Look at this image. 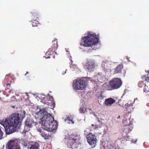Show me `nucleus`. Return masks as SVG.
<instances>
[{"mask_svg":"<svg viewBox=\"0 0 149 149\" xmlns=\"http://www.w3.org/2000/svg\"><path fill=\"white\" fill-rule=\"evenodd\" d=\"M25 116V111L18 113H13L6 119L0 120V124L3 125L6 134H10L16 130V128L21 124V121Z\"/></svg>","mask_w":149,"mask_h":149,"instance_id":"obj_1","label":"nucleus"},{"mask_svg":"<svg viewBox=\"0 0 149 149\" xmlns=\"http://www.w3.org/2000/svg\"><path fill=\"white\" fill-rule=\"evenodd\" d=\"M46 108L40 109L36 114L43 116L40 119L42 127L48 132H52L57 129L58 127L56 121L54 120V118L50 113L47 111Z\"/></svg>","mask_w":149,"mask_h":149,"instance_id":"obj_2","label":"nucleus"},{"mask_svg":"<svg viewBox=\"0 0 149 149\" xmlns=\"http://www.w3.org/2000/svg\"><path fill=\"white\" fill-rule=\"evenodd\" d=\"M87 35V36L84 37L82 39V42L80 43L81 45L84 47H91L98 43L99 38L95 33L89 31Z\"/></svg>","mask_w":149,"mask_h":149,"instance_id":"obj_3","label":"nucleus"},{"mask_svg":"<svg viewBox=\"0 0 149 149\" xmlns=\"http://www.w3.org/2000/svg\"><path fill=\"white\" fill-rule=\"evenodd\" d=\"M122 83L123 82L120 78H113L109 81V84L107 85L105 88L108 91L117 89L121 87Z\"/></svg>","mask_w":149,"mask_h":149,"instance_id":"obj_4","label":"nucleus"},{"mask_svg":"<svg viewBox=\"0 0 149 149\" xmlns=\"http://www.w3.org/2000/svg\"><path fill=\"white\" fill-rule=\"evenodd\" d=\"M87 85V81L83 79L75 80L73 84V88L75 91L84 90L86 87Z\"/></svg>","mask_w":149,"mask_h":149,"instance_id":"obj_5","label":"nucleus"},{"mask_svg":"<svg viewBox=\"0 0 149 149\" xmlns=\"http://www.w3.org/2000/svg\"><path fill=\"white\" fill-rule=\"evenodd\" d=\"M82 65L84 69L90 72L93 71L96 66L95 61L92 59H87L83 62Z\"/></svg>","mask_w":149,"mask_h":149,"instance_id":"obj_6","label":"nucleus"},{"mask_svg":"<svg viewBox=\"0 0 149 149\" xmlns=\"http://www.w3.org/2000/svg\"><path fill=\"white\" fill-rule=\"evenodd\" d=\"M20 140L17 139L10 140L7 143L6 149H21Z\"/></svg>","mask_w":149,"mask_h":149,"instance_id":"obj_7","label":"nucleus"},{"mask_svg":"<svg viewBox=\"0 0 149 149\" xmlns=\"http://www.w3.org/2000/svg\"><path fill=\"white\" fill-rule=\"evenodd\" d=\"M80 137L77 135H72L70 137V140L72 143V145L76 148H78L81 145Z\"/></svg>","mask_w":149,"mask_h":149,"instance_id":"obj_8","label":"nucleus"},{"mask_svg":"<svg viewBox=\"0 0 149 149\" xmlns=\"http://www.w3.org/2000/svg\"><path fill=\"white\" fill-rule=\"evenodd\" d=\"M37 123L34 122L32 119L27 118L25 122V126L24 130L26 132H27L30 130V127H31L33 125H36Z\"/></svg>","mask_w":149,"mask_h":149,"instance_id":"obj_9","label":"nucleus"},{"mask_svg":"<svg viewBox=\"0 0 149 149\" xmlns=\"http://www.w3.org/2000/svg\"><path fill=\"white\" fill-rule=\"evenodd\" d=\"M56 39H55L52 41V45L51 48H50L48 51L46 53V55H51L54 53V51H55L57 48L58 45Z\"/></svg>","mask_w":149,"mask_h":149,"instance_id":"obj_10","label":"nucleus"},{"mask_svg":"<svg viewBox=\"0 0 149 149\" xmlns=\"http://www.w3.org/2000/svg\"><path fill=\"white\" fill-rule=\"evenodd\" d=\"M87 141L88 143L93 146H95L97 143L96 136L94 134H90L87 137Z\"/></svg>","mask_w":149,"mask_h":149,"instance_id":"obj_11","label":"nucleus"},{"mask_svg":"<svg viewBox=\"0 0 149 149\" xmlns=\"http://www.w3.org/2000/svg\"><path fill=\"white\" fill-rule=\"evenodd\" d=\"M39 144L36 142L31 143L28 146V149H39Z\"/></svg>","mask_w":149,"mask_h":149,"instance_id":"obj_12","label":"nucleus"},{"mask_svg":"<svg viewBox=\"0 0 149 149\" xmlns=\"http://www.w3.org/2000/svg\"><path fill=\"white\" fill-rule=\"evenodd\" d=\"M115 102V100L112 98H109L106 99L104 104L106 106H111L112 104Z\"/></svg>","mask_w":149,"mask_h":149,"instance_id":"obj_13","label":"nucleus"},{"mask_svg":"<svg viewBox=\"0 0 149 149\" xmlns=\"http://www.w3.org/2000/svg\"><path fill=\"white\" fill-rule=\"evenodd\" d=\"M39 131L40 132V134L41 136L43 137L45 139H48L51 137V135L49 133L46 134L43 132H41L40 130Z\"/></svg>","mask_w":149,"mask_h":149,"instance_id":"obj_14","label":"nucleus"},{"mask_svg":"<svg viewBox=\"0 0 149 149\" xmlns=\"http://www.w3.org/2000/svg\"><path fill=\"white\" fill-rule=\"evenodd\" d=\"M123 66L122 65H119L115 69L113 73L114 74H116L118 73H121L122 69L123 68Z\"/></svg>","mask_w":149,"mask_h":149,"instance_id":"obj_15","label":"nucleus"},{"mask_svg":"<svg viewBox=\"0 0 149 149\" xmlns=\"http://www.w3.org/2000/svg\"><path fill=\"white\" fill-rule=\"evenodd\" d=\"M102 123L98 119L96 122V124L95 125V127L93 129L94 130H97L102 127Z\"/></svg>","mask_w":149,"mask_h":149,"instance_id":"obj_16","label":"nucleus"},{"mask_svg":"<svg viewBox=\"0 0 149 149\" xmlns=\"http://www.w3.org/2000/svg\"><path fill=\"white\" fill-rule=\"evenodd\" d=\"M32 17L34 20H36L39 17V15L36 12H32Z\"/></svg>","mask_w":149,"mask_h":149,"instance_id":"obj_17","label":"nucleus"},{"mask_svg":"<svg viewBox=\"0 0 149 149\" xmlns=\"http://www.w3.org/2000/svg\"><path fill=\"white\" fill-rule=\"evenodd\" d=\"M73 118L71 116H68L66 119V120H69L70 122H71L72 124L74 123V122L73 120Z\"/></svg>","mask_w":149,"mask_h":149,"instance_id":"obj_18","label":"nucleus"},{"mask_svg":"<svg viewBox=\"0 0 149 149\" xmlns=\"http://www.w3.org/2000/svg\"><path fill=\"white\" fill-rule=\"evenodd\" d=\"M141 79L146 81L149 82V76L146 77L145 75H144L141 77Z\"/></svg>","mask_w":149,"mask_h":149,"instance_id":"obj_19","label":"nucleus"},{"mask_svg":"<svg viewBox=\"0 0 149 149\" xmlns=\"http://www.w3.org/2000/svg\"><path fill=\"white\" fill-rule=\"evenodd\" d=\"M28 141L24 140H23L22 141V144L23 146L25 147H26L28 145Z\"/></svg>","mask_w":149,"mask_h":149,"instance_id":"obj_20","label":"nucleus"},{"mask_svg":"<svg viewBox=\"0 0 149 149\" xmlns=\"http://www.w3.org/2000/svg\"><path fill=\"white\" fill-rule=\"evenodd\" d=\"M132 130L131 128L129 126H126L125 128L124 131L127 133L130 132Z\"/></svg>","mask_w":149,"mask_h":149,"instance_id":"obj_21","label":"nucleus"},{"mask_svg":"<svg viewBox=\"0 0 149 149\" xmlns=\"http://www.w3.org/2000/svg\"><path fill=\"white\" fill-rule=\"evenodd\" d=\"M143 91L146 93H147L149 91V87H148V86L146 85H145L144 86Z\"/></svg>","mask_w":149,"mask_h":149,"instance_id":"obj_22","label":"nucleus"},{"mask_svg":"<svg viewBox=\"0 0 149 149\" xmlns=\"http://www.w3.org/2000/svg\"><path fill=\"white\" fill-rule=\"evenodd\" d=\"M39 24L38 22L36 20H34V21L32 22V26H36Z\"/></svg>","mask_w":149,"mask_h":149,"instance_id":"obj_23","label":"nucleus"},{"mask_svg":"<svg viewBox=\"0 0 149 149\" xmlns=\"http://www.w3.org/2000/svg\"><path fill=\"white\" fill-rule=\"evenodd\" d=\"M144 85V82L143 81H140L138 83V86L140 88L142 87Z\"/></svg>","mask_w":149,"mask_h":149,"instance_id":"obj_24","label":"nucleus"},{"mask_svg":"<svg viewBox=\"0 0 149 149\" xmlns=\"http://www.w3.org/2000/svg\"><path fill=\"white\" fill-rule=\"evenodd\" d=\"M132 109V107L131 106H127V110L129 112H131Z\"/></svg>","mask_w":149,"mask_h":149,"instance_id":"obj_25","label":"nucleus"},{"mask_svg":"<svg viewBox=\"0 0 149 149\" xmlns=\"http://www.w3.org/2000/svg\"><path fill=\"white\" fill-rule=\"evenodd\" d=\"M49 99L51 101H52V104L54 106V105H55V103L53 97L52 96H49Z\"/></svg>","mask_w":149,"mask_h":149,"instance_id":"obj_26","label":"nucleus"},{"mask_svg":"<svg viewBox=\"0 0 149 149\" xmlns=\"http://www.w3.org/2000/svg\"><path fill=\"white\" fill-rule=\"evenodd\" d=\"M70 67L71 68H74L75 69V68L77 69V65L75 64H70Z\"/></svg>","mask_w":149,"mask_h":149,"instance_id":"obj_27","label":"nucleus"},{"mask_svg":"<svg viewBox=\"0 0 149 149\" xmlns=\"http://www.w3.org/2000/svg\"><path fill=\"white\" fill-rule=\"evenodd\" d=\"M3 136V133L0 128V139H2Z\"/></svg>","mask_w":149,"mask_h":149,"instance_id":"obj_28","label":"nucleus"},{"mask_svg":"<svg viewBox=\"0 0 149 149\" xmlns=\"http://www.w3.org/2000/svg\"><path fill=\"white\" fill-rule=\"evenodd\" d=\"M79 111L81 113H84V109L83 108L81 107L79 109Z\"/></svg>","mask_w":149,"mask_h":149,"instance_id":"obj_29","label":"nucleus"},{"mask_svg":"<svg viewBox=\"0 0 149 149\" xmlns=\"http://www.w3.org/2000/svg\"><path fill=\"white\" fill-rule=\"evenodd\" d=\"M27 97V99L29 98V95L28 94V93H25Z\"/></svg>","mask_w":149,"mask_h":149,"instance_id":"obj_30","label":"nucleus"},{"mask_svg":"<svg viewBox=\"0 0 149 149\" xmlns=\"http://www.w3.org/2000/svg\"><path fill=\"white\" fill-rule=\"evenodd\" d=\"M51 58V56H48L46 57V58Z\"/></svg>","mask_w":149,"mask_h":149,"instance_id":"obj_31","label":"nucleus"},{"mask_svg":"<svg viewBox=\"0 0 149 149\" xmlns=\"http://www.w3.org/2000/svg\"><path fill=\"white\" fill-rule=\"evenodd\" d=\"M6 85L10 86V84L9 83H8L7 84H6Z\"/></svg>","mask_w":149,"mask_h":149,"instance_id":"obj_32","label":"nucleus"},{"mask_svg":"<svg viewBox=\"0 0 149 149\" xmlns=\"http://www.w3.org/2000/svg\"><path fill=\"white\" fill-rule=\"evenodd\" d=\"M28 73H29L28 72H26V74H25V75H26L27 74H28Z\"/></svg>","mask_w":149,"mask_h":149,"instance_id":"obj_33","label":"nucleus"},{"mask_svg":"<svg viewBox=\"0 0 149 149\" xmlns=\"http://www.w3.org/2000/svg\"><path fill=\"white\" fill-rule=\"evenodd\" d=\"M92 126V127H94V125H93V124H92L91 125Z\"/></svg>","mask_w":149,"mask_h":149,"instance_id":"obj_34","label":"nucleus"},{"mask_svg":"<svg viewBox=\"0 0 149 149\" xmlns=\"http://www.w3.org/2000/svg\"><path fill=\"white\" fill-rule=\"evenodd\" d=\"M52 57H53V58H55L54 55V56H52Z\"/></svg>","mask_w":149,"mask_h":149,"instance_id":"obj_35","label":"nucleus"},{"mask_svg":"<svg viewBox=\"0 0 149 149\" xmlns=\"http://www.w3.org/2000/svg\"><path fill=\"white\" fill-rule=\"evenodd\" d=\"M73 61H71V64H74L73 63Z\"/></svg>","mask_w":149,"mask_h":149,"instance_id":"obj_36","label":"nucleus"},{"mask_svg":"<svg viewBox=\"0 0 149 149\" xmlns=\"http://www.w3.org/2000/svg\"><path fill=\"white\" fill-rule=\"evenodd\" d=\"M147 73H148V74H149V71H148L147 72Z\"/></svg>","mask_w":149,"mask_h":149,"instance_id":"obj_37","label":"nucleus"},{"mask_svg":"<svg viewBox=\"0 0 149 149\" xmlns=\"http://www.w3.org/2000/svg\"><path fill=\"white\" fill-rule=\"evenodd\" d=\"M54 53H55V54H57V53H56V52H54Z\"/></svg>","mask_w":149,"mask_h":149,"instance_id":"obj_38","label":"nucleus"},{"mask_svg":"<svg viewBox=\"0 0 149 149\" xmlns=\"http://www.w3.org/2000/svg\"><path fill=\"white\" fill-rule=\"evenodd\" d=\"M118 118H120V116H118Z\"/></svg>","mask_w":149,"mask_h":149,"instance_id":"obj_39","label":"nucleus"}]
</instances>
